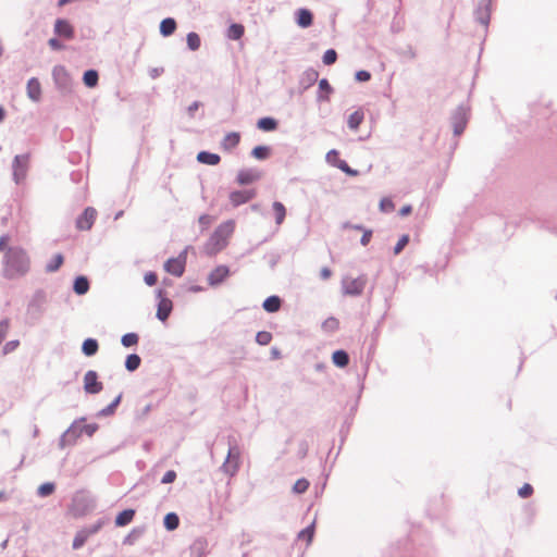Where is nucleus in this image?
<instances>
[{"mask_svg": "<svg viewBox=\"0 0 557 557\" xmlns=\"http://www.w3.org/2000/svg\"><path fill=\"white\" fill-rule=\"evenodd\" d=\"M177 24L173 17H165L161 21L159 32L163 37H169L176 30Z\"/></svg>", "mask_w": 557, "mask_h": 557, "instance_id": "28", "label": "nucleus"}, {"mask_svg": "<svg viewBox=\"0 0 557 557\" xmlns=\"http://www.w3.org/2000/svg\"><path fill=\"white\" fill-rule=\"evenodd\" d=\"M240 463V451L236 446H233L228 449L227 457L222 465V470L224 473L233 476L239 469Z\"/></svg>", "mask_w": 557, "mask_h": 557, "instance_id": "7", "label": "nucleus"}, {"mask_svg": "<svg viewBox=\"0 0 557 557\" xmlns=\"http://www.w3.org/2000/svg\"><path fill=\"white\" fill-rule=\"evenodd\" d=\"M278 122L272 116H264L258 120L257 127L263 132H273L277 128Z\"/></svg>", "mask_w": 557, "mask_h": 557, "instance_id": "29", "label": "nucleus"}, {"mask_svg": "<svg viewBox=\"0 0 557 557\" xmlns=\"http://www.w3.org/2000/svg\"><path fill=\"white\" fill-rule=\"evenodd\" d=\"M30 269L28 253L22 247H10L3 257V276L14 280L25 276Z\"/></svg>", "mask_w": 557, "mask_h": 557, "instance_id": "1", "label": "nucleus"}, {"mask_svg": "<svg viewBox=\"0 0 557 557\" xmlns=\"http://www.w3.org/2000/svg\"><path fill=\"white\" fill-rule=\"evenodd\" d=\"M98 81H99V73L96 70L89 69L84 72L83 83L85 84L86 87H89V88L96 87L98 85Z\"/></svg>", "mask_w": 557, "mask_h": 557, "instance_id": "33", "label": "nucleus"}, {"mask_svg": "<svg viewBox=\"0 0 557 557\" xmlns=\"http://www.w3.org/2000/svg\"><path fill=\"white\" fill-rule=\"evenodd\" d=\"M189 248L190 247L187 246L178 253L177 257L169 258L164 262V265H163L164 270L173 276L181 277L185 272L186 262H187V252H188Z\"/></svg>", "mask_w": 557, "mask_h": 557, "instance_id": "5", "label": "nucleus"}, {"mask_svg": "<svg viewBox=\"0 0 557 557\" xmlns=\"http://www.w3.org/2000/svg\"><path fill=\"white\" fill-rule=\"evenodd\" d=\"M325 160H326V162H327L330 165H332V166H334V168H335V163H337V161H338V160H341V159H339V152H338V150H336V149H331V150L326 153V156H325Z\"/></svg>", "mask_w": 557, "mask_h": 557, "instance_id": "52", "label": "nucleus"}, {"mask_svg": "<svg viewBox=\"0 0 557 557\" xmlns=\"http://www.w3.org/2000/svg\"><path fill=\"white\" fill-rule=\"evenodd\" d=\"M47 294L44 289H37L27 304V313H38L46 309Z\"/></svg>", "mask_w": 557, "mask_h": 557, "instance_id": "10", "label": "nucleus"}, {"mask_svg": "<svg viewBox=\"0 0 557 557\" xmlns=\"http://www.w3.org/2000/svg\"><path fill=\"white\" fill-rule=\"evenodd\" d=\"M470 108L466 103H460L450 115V123L453 125V133L455 136H460L469 122Z\"/></svg>", "mask_w": 557, "mask_h": 557, "instance_id": "3", "label": "nucleus"}, {"mask_svg": "<svg viewBox=\"0 0 557 557\" xmlns=\"http://www.w3.org/2000/svg\"><path fill=\"white\" fill-rule=\"evenodd\" d=\"M337 60V52L335 49H327L324 53H323V57H322V62L323 64L325 65H332L336 62Z\"/></svg>", "mask_w": 557, "mask_h": 557, "instance_id": "45", "label": "nucleus"}, {"mask_svg": "<svg viewBox=\"0 0 557 557\" xmlns=\"http://www.w3.org/2000/svg\"><path fill=\"white\" fill-rule=\"evenodd\" d=\"M98 530H99V527H95V528H92L90 530H81V531H78L75 534V537L73 540V548L74 549L81 548L86 543L88 537L91 534H95L96 532H98Z\"/></svg>", "mask_w": 557, "mask_h": 557, "instance_id": "23", "label": "nucleus"}, {"mask_svg": "<svg viewBox=\"0 0 557 557\" xmlns=\"http://www.w3.org/2000/svg\"><path fill=\"white\" fill-rule=\"evenodd\" d=\"M335 168L344 172L346 175L355 177L359 174V172L352 168L349 166V164L345 160H338L337 163H335Z\"/></svg>", "mask_w": 557, "mask_h": 557, "instance_id": "44", "label": "nucleus"}, {"mask_svg": "<svg viewBox=\"0 0 557 557\" xmlns=\"http://www.w3.org/2000/svg\"><path fill=\"white\" fill-rule=\"evenodd\" d=\"M395 206L392 199L389 198H382L380 201V209L383 212H392L394 210Z\"/></svg>", "mask_w": 557, "mask_h": 557, "instance_id": "54", "label": "nucleus"}, {"mask_svg": "<svg viewBox=\"0 0 557 557\" xmlns=\"http://www.w3.org/2000/svg\"><path fill=\"white\" fill-rule=\"evenodd\" d=\"M54 492L53 483H44L38 487V494L42 497L49 496Z\"/></svg>", "mask_w": 557, "mask_h": 557, "instance_id": "51", "label": "nucleus"}, {"mask_svg": "<svg viewBox=\"0 0 557 557\" xmlns=\"http://www.w3.org/2000/svg\"><path fill=\"white\" fill-rule=\"evenodd\" d=\"M492 0H479L474 9V20L484 27H487L491 21Z\"/></svg>", "mask_w": 557, "mask_h": 557, "instance_id": "8", "label": "nucleus"}, {"mask_svg": "<svg viewBox=\"0 0 557 557\" xmlns=\"http://www.w3.org/2000/svg\"><path fill=\"white\" fill-rule=\"evenodd\" d=\"M368 277L361 274L358 277L345 276L342 280L343 294L349 296H360L367 285Z\"/></svg>", "mask_w": 557, "mask_h": 557, "instance_id": "6", "label": "nucleus"}, {"mask_svg": "<svg viewBox=\"0 0 557 557\" xmlns=\"http://www.w3.org/2000/svg\"><path fill=\"white\" fill-rule=\"evenodd\" d=\"M355 79L359 83H366L371 79V73L367 70H359L355 73Z\"/></svg>", "mask_w": 557, "mask_h": 557, "instance_id": "53", "label": "nucleus"}, {"mask_svg": "<svg viewBox=\"0 0 557 557\" xmlns=\"http://www.w3.org/2000/svg\"><path fill=\"white\" fill-rule=\"evenodd\" d=\"M52 78L60 94L69 95L72 92L73 79L64 65L58 64L53 66Z\"/></svg>", "mask_w": 557, "mask_h": 557, "instance_id": "2", "label": "nucleus"}, {"mask_svg": "<svg viewBox=\"0 0 557 557\" xmlns=\"http://www.w3.org/2000/svg\"><path fill=\"white\" fill-rule=\"evenodd\" d=\"M518 494L520 497L522 498H527V497H530L532 494H533V487L531 484L529 483H525L523 484L519 491H518Z\"/></svg>", "mask_w": 557, "mask_h": 557, "instance_id": "56", "label": "nucleus"}, {"mask_svg": "<svg viewBox=\"0 0 557 557\" xmlns=\"http://www.w3.org/2000/svg\"><path fill=\"white\" fill-rule=\"evenodd\" d=\"M272 209L275 213V223L281 225L286 216V208L281 201H274L272 203Z\"/></svg>", "mask_w": 557, "mask_h": 557, "instance_id": "36", "label": "nucleus"}, {"mask_svg": "<svg viewBox=\"0 0 557 557\" xmlns=\"http://www.w3.org/2000/svg\"><path fill=\"white\" fill-rule=\"evenodd\" d=\"M10 237L8 234H3L0 236V251H4V253L8 251L7 243L9 242Z\"/></svg>", "mask_w": 557, "mask_h": 557, "instance_id": "62", "label": "nucleus"}, {"mask_svg": "<svg viewBox=\"0 0 557 557\" xmlns=\"http://www.w3.org/2000/svg\"><path fill=\"white\" fill-rule=\"evenodd\" d=\"M20 346V342L17 339L10 341L3 346V354L8 355L13 352Z\"/></svg>", "mask_w": 557, "mask_h": 557, "instance_id": "58", "label": "nucleus"}, {"mask_svg": "<svg viewBox=\"0 0 557 557\" xmlns=\"http://www.w3.org/2000/svg\"><path fill=\"white\" fill-rule=\"evenodd\" d=\"M282 306V299L277 295H271L268 298L264 299L262 302V308L268 313H275L281 309Z\"/></svg>", "mask_w": 557, "mask_h": 557, "instance_id": "24", "label": "nucleus"}, {"mask_svg": "<svg viewBox=\"0 0 557 557\" xmlns=\"http://www.w3.org/2000/svg\"><path fill=\"white\" fill-rule=\"evenodd\" d=\"M186 42L189 50L196 51L200 48L201 39L197 33L190 32L186 36Z\"/></svg>", "mask_w": 557, "mask_h": 557, "instance_id": "40", "label": "nucleus"}, {"mask_svg": "<svg viewBox=\"0 0 557 557\" xmlns=\"http://www.w3.org/2000/svg\"><path fill=\"white\" fill-rule=\"evenodd\" d=\"M314 535V522L298 533V540L304 541L306 545L312 542Z\"/></svg>", "mask_w": 557, "mask_h": 557, "instance_id": "42", "label": "nucleus"}, {"mask_svg": "<svg viewBox=\"0 0 557 557\" xmlns=\"http://www.w3.org/2000/svg\"><path fill=\"white\" fill-rule=\"evenodd\" d=\"M64 262V257L62 253H57L53 256V258L46 264L45 267V271L47 273H53L55 271H58L61 265L63 264Z\"/></svg>", "mask_w": 557, "mask_h": 557, "instance_id": "35", "label": "nucleus"}, {"mask_svg": "<svg viewBox=\"0 0 557 557\" xmlns=\"http://www.w3.org/2000/svg\"><path fill=\"white\" fill-rule=\"evenodd\" d=\"M332 360L335 366L344 368L348 364L349 357L345 350H336L333 352Z\"/></svg>", "mask_w": 557, "mask_h": 557, "instance_id": "38", "label": "nucleus"}, {"mask_svg": "<svg viewBox=\"0 0 557 557\" xmlns=\"http://www.w3.org/2000/svg\"><path fill=\"white\" fill-rule=\"evenodd\" d=\"M257 196L256 189L233 190L230 194V202L233 207H239L249 202Z\"/></svg>", "mask_w": 557, "mask_h": 557, "instance_id": "13", "label": "nucleus"}, {"mask_svg": "<svg viewBox=\"0 0 557 557\" xmlns=\"http://www.w3.org/2000/svg\"><path fill=\"white\" fill-rule=\"evenodd\" d=\"M201 102L196 100L187 107V113L190 117H194L195 112L201 107Z\"/></svg>", "mask_w": 557, "mask_h": 557, "instance_id": "61", "label": "nucleus"}, {"mask_svg": "<svg viewBox=\"0 0 557 557\" xmlns=\"http://www.w3.org/2000/svg\"><path fill=\"white\" fill-rule=\"evenodd\" d=\"M262 173L257 169H242L238 171L236 182L239 185H249L261 178Z\"/></svg>", "mask_w": 557, "mask_h": 557, "instance_id": "15", "label": "nucleus"}, {"mask_svg": "<svg viewBox=\"0 0 557 557\" xmlns=\"http://www.w3.org/2000/svg\"><path fill=\"white\" fill-rule=\"evenodd\" d=\"M207 550V541L205 539H196L189 547L183 552V557H203Z\"/></svg>", "mask_w": 557, "mask_h": 557, "instance_id": "17", "label": "nucleus"}, {"mask_svg": "<svg viewBox=\"0 0 557 557\" xmlns=\"http://www.w3.org/2000/svg\"><path fill=\"white\" fill-rule=\"evenodd\" d=\"M339 322L335 317H329L324 322L322 327L327 332H333L338 329Z\"/></svg>", "mask_w": 557, "mask_h": 557, "instance_id": "48", "label": "nucleus"}, {"mask_svg": "<svg viewBox=\"0 0 557 557\" xmlns=\"http://www.w3.org/2000/svg\"><path fill=\"white\" fill-rule=\"evenodd\" d=\"M199 223L201 226L207 227L211 223V216L209 214H201L199 216Z\"/></svg>", "mask_w": 557, "mask_h": 557, "instance_id": "64", "label": "nucleus"}, {"mask_svg": "<svg viewBox=\"0 0 557 557\" xmlns=\"http://www.w3.org/2000/svg\"><path fill=\"white\" fill-rule=\"evenodd\" d=\"M138 335L136 333H127L125 335L122 336V345L125 346V347H132V346H135L137 345L138 343Z\"/></svg>", "mask_w": 557, "mask_h": 557, "instance_id": "46", "label": "nucleus"}, {"mask_svg": "<svg viewBox=\"0 0 557 557\" xmlns=\"http://www.w3.org/2000/svg\"><path fill=\"white\" fill-rule=\"evenodd\" d=\"M334 92V88L331 86L330 82L326 78H322L318 81V92H317V101L318 102H329L331 95Z\"/></svg>", "mask_w": 557, "mask_h": 557, "instance_id": "19", "label": "nucleus"}, {"mask_svg": "<svg viewBox=\"0 0 557 557\" xmlns=\"http://www.w3.org/2000/svg\"><path fill=\"white\" fill-rule=\"evenodd\" d=\"M239 141H240L239 133L231 132V133L226 134L225 137L223 138L222 147L225 150H231V149L237 147Z\"/></svg>", "mask_w": 557, "mask_h": 557, "instance_id": "31", "label": "nucleus"}, {"mask_svg": "<svg viewBox=\"0 0 557 557\" xmlns=\"http://www.w3.org/2000/svg\"><path fill=\"white\" fill-rule=\"evenodd\" d=\"M157 312L156 313H171L173 309L172 300L164 295L162 289L157 290Z\"/></svg>", "mask_w": 557, "mask_h": 557, "instance_id": "22", "label": "nucleus"}, {"mask_svg": "<svg viewBox=\"0 0 557 557\" xmlns=\"http://www.w3.org/2000/svg\"><path fill=\"white\" fill-rule=\"evenodd\" d=\"M296 24L301 28H308L313 23V14L309 9L300 8L295 12Z\"/></svg>", "mask_w": 557, "mask_h": 557, "instance_id": "20", "label": "nucleus"}, {"mask_svg": "<svg viewBox=\"0 0 557 557\" xmlns=\"http://www.w3.org/2000/svg\"><path fill=\"white\" fill-rule=\"evenodd\" d=\"M134 517H135L134 509H125L116 516L115 525L116 527H125L133 521Z\"/></svg>", "mask_w": 557, "mask_h": 557, "instance_id": "32", "label": "nucleus"}, {"mask_svg": "<svg viewBox=\"0 0 557 557\" xmlns=\"http://www.w3.org/2000/svg\"><path fill=\"white\" fill-rule=\"evenodd\" d=\"M363 119H364V112L362 111V109H358L356 111H354L349 116H348V120H347V125L350 129H358L360 124L363 122Z\"/></svg>", "mask_w": 557, "mask_h": 557, "instance_id": "30", "label": "nucleus"}, {"mask_svg": "<svg viewBox=\"0 0 557 557\" xmlns=\"http://www.w3.org/2000/svg\"><path fill=\"white\" fill-rule=\"evenodd\" d=\"M309 487V481L306 479H299L295 482L293 491L297 494L305 493Z\"/></svg>", "mask_w": 557, "mask_h": 557, "instance_id": "49", "label": "nucleus"}, {"mask_svg": "<svg viewBox=\"0 0 557 557\" xmlns=\"http://www.w3.org/2000/svg\"><path fill=\"white\" fill-rule=\"evenodd\" d=\"M319 79V72L314 70L313 67H308L302 72V74L299 77L298 86H299V94L305 92L310 87H312Z\"/></svg>", "mask_w": 557, "mask_h": 557, "instance_id": "12", "label": "nucleus"}, {"mask_svg": "<svg viewBox=\"0 0 557 557\" xmlns=\"http://www.w3.org/2000/svg\"><path fill=\"white\" fill-rule=\"evenodd\" d=\"M99 345L96 339L87 338L84 341L82 350L86 356H94L98 351Z\"/></svg>", "mask_w": 557, "mask_h": 557, "instance_id": "39", "label": "nucleus"}, {"mask_svg": "<svg viewBox=\"0 0 557 557\" xmlns=\"http://www.w3.org/2000/svg\"><path fill=\"white\" fill-rule=\"evenodd\" d=\"M97 218V210L92 207H87L85 210L76 218L75 225L79 231H89Z\"/></svg>", "mask_w": 557, "mask_h": 557, "instance_id": "9", "label": "nucleus"}, {"mask_svg": "<svg viewBox=\"0 0 557 557\" xmlns=\"http://www.w3.org/2000/svg\"><path fill=\"white\" fill-rule=\"evenodd\" d=\"M54 34L58 37L71 40L75 36L74 27L65 18H58L54 23Z\"/></svg>", "mask_w": 557, "mask_h": 557, "instance_id": "14", "label": "nucleus"}, {"mask_svg": "<svg viewBox=\"0 0 557 557\" xmlns=\"http://www.w3.org/2000/svg\"><path fill=\"white\" fill-rule=\"evenodd\" d=\"M230 275V268L221 264L214 268L208 275V283L211 286L221 284Z\"/></svg>", "mask_w": 557, "mask_h": 557, "instance_id": "18", "label": "nucleus"}, {"mask_svg": "<svg viewBox=\"0 0 557 557\" xmlns=\"http://www.w3.org/2000/svg\"><path fill=\"white\" fill-rule=\"evenodd\" d=\"M30 153L16 154L12 161V177L15 184H21L27 176Z\"/></svg>", "mask_w": 557, "mask_h": 557, "instance_id": "4", "label": "nucleus"}, {"mask_svg": "<svg viewBox=\"0 0 557 557\" xmlns=\"http://www.w3.org/2000/svg\"><path fill=\"white\" fill-rule=\"evenodd\" d=\"M84 389L88 394H97L102 389V383L98 381L96 371L89 370L84 376Z\"/></svg>", "mask_w": 557, "mask_h": 557, "instance_id": "16", "label": "nucleus"}, {"mask_svg": "<svg viewBox=\"0 0 557 557\" xmlns=\"http://www.w3.org/2000/svg\"><path fill=\"white\" fill-rule=\"evenodd\" d=\"M90 287V283L87 276L77 275L73 282V290L75 294L82 296L85 295Z\"/></svg>", "mask_w": 557, "mask_h": 557, "instance_id": "25", "label": "nucleus"}, {"mask_svg": "<svg viewBox=\"0 0 557 557\" xmlns=\"http://www.w3.org/2000/svg\"><path fill=\"white\" fill-rule=\"evenodd\" d=\"M164 72V69L163 67H152L149 70V76L152 78V79H156L158 78L162 73Z\"/></svg>", "mask_w": 557, "mask_h": 557, "instance_id": "63", "label": "nucleus"}, {"mask_svg": "<svg viewBox=\"0 0 557 557\" xmlns=\"http://www.w3.org/2000/svg\"><path fill=\"white\" fill-rule=\"evenodd\" d=\"M197 161L202 164L216 165L221 161V157L218 153L202 150L198 152Z\"/></svg>", "mask_w": 557, "mask_h": 557, "instance_id": "27", "label": "nucleus"}, {"mask_svg": "<svg viewBox=\"0 0 557 557\" xmlns=\"http://www.w3.org/2000/svg\"><path fill=\"white\" fill-rule=\"evenodd\" d=\"M245 28L242 24L233 23L227 28V37L232 40H238L244 36Z\"/></svg>", "mask_w": 557, "mask_h": 557, "instance_id": "37", "label": "nucleus"}, {"mask_svg": "<svg viewBox=\"0 0 557 557\" xmlns=\"http://www.w3.org/2000/svg\"><path fill=\"white\" fill-rule=\"evenodd\" d=\"M234 222L232 220H227L223 223H221L213 233H215L218 236L221 237L224 242H227L230 236L234 232Z\"/></svg>", "mask_w": 557, "mask_h": 557, "instance_id": "26", "label": "nucleus"}, {"mask_svg": "<svg viewBox=\"0 0 557 557\" xmlns=\"http://www.w3.org/2000/svg\"><path fill=\"white\" fill-rule=\"evenodd\" d=\"M409 239L410 238L408 234L401 235L396 245L394 246V253L399 255L403 251V249L408 245Z\"/></svg>", "mask_w": 557, "mask_h": 557, "instance_id": "47", "label": "nucleus"}, {"mask_svg": "<svg viewBox=\"0 0 557 557\" xmlns=\"http://www.w3.org/2000/svg\"><path fill=\"white\" fill-rule=\"evenodd\" d=\"M144 281L148 286H153L158 282V275L156 272L149 271L144 275Z\"/></svg>", "mask_w": 557, "mask_h": 557, "instance_id": "57", "label": "nucleus"}, {"mask_svg": "<svg viewBox=\"0 0 557 557\" xmlns=\"http://www.w3.org/2000/svg\"><path fill=\"white\" fill-rule=\"evenodd\" d=\"M27 96L30 100L38 102L41 98V86L36 77H32L28 79L26 85Z\"/></svg>", "mask_w": 557, "mask_h": 557, "instance_id": "21", "label": "nucleus"}, {"mask_svg": "<svg viewBox=\"0 0 557 557\" xmlns=\"http://www.w3.org/2000/svg\"><path fill=\"white\" fill-rule=\"evenodd\" d=\"M163 522L166 530L173 531L178 528L180 518L176 513L170 512L165 515Z\"/></svg>", "mask_w": 557, "mask_h": 557, "instance_id": "41", "label": "nucleus"}, {"mask_svg": "<svg viewBox=\"0 0 557 557\" xmlns=\"http://www.w3.org/2000/svg\"><path fill=\"white\" fill-rule=\"evenodd\" d=\"M271 154V147L259 145L252 148L250 156L257 160H267Z\"/></svg>", "mask_w": 557, "mask_h": 557, "instance_id": "34", "label": "nucleus"}, {"mask_svg": "<svg viewBox=\"0 0 557 557\" xmlns=\"http://www.w3.org/2000/svg\"><path fill=\"white\" fill-rule=\"evenodd\" d=\"M227 243L228 242L221 239L215 233H212L203 245V252L210 257L215 256L227 246Z\"/></svg>", "mask_w": 557, "mask_h": 557, "instance_id": "11", "label": "nucleus"}, {"mask_svg": "<svg viewBox=\"0 0 557 557\" xmlns=\"http://www.w3.org/2000/svg\"><path fill=\"white\" fill-rule=\"evenodd\" d=\"M48 45L52 50L60 51L65 49L64 44L57 37H52L48 40Z\"/></svg>", "mask_w": 557, "mask_h": 557, "instance_id": "55", "label": "nucleus"}, {"mask_svg": "<svg viewBox=\"0 0 557 557\" xmlns=\"http://www.w3.org/2000/svg\"><path fill=\"white\" fill-rule=\"evenodd\" d=\"M272 339L270 332L261 331L257 333L256 341L260 345H268Z\"/></svg>", "mask_w": 557, "mask_h": 557, "instance_id": "50", "label": "nucleus"}, {"mask_svg": "<svg viewBox=\"0 0 557 557\" xmlns=\"http://www.w3.org/2000/svg\"><path fill=\"white\" fill-rule=\"evenodd\" d=\"M176 480V472L174 470H169L162 478L161 482L163 484L173 483Z\"/></svg>", "mask_w": 557, "mask_h": 557, "instance_id": "59", "label": "nucleus"}, {"mask_svg": "<svg viewBox=\"0 0 557 557\" xmlns=\"http://www.w3.org/2000/svg\"><path fill=\"white\" fill-rule=\"evenodd\" d=\"M141 359L138 355L132 354L125 360V367L128 371H135L139 368Z\"/></svg>", "mask_w": 557, "mask_h": 557, "instance_id": "43", "label": "nucleus"}, {"mask_svg": "<svg viewBox=\"0 0 557 557\" xmlns=\"http://www.w3.org/2000/svg\"><path fill=\"white\" fill-rule=\"evenodd\" d=\"M372 234H373L372 230H363L362 236L360 238V244L362 246H367L372 238Z\"/></svg>", "mask_w": 557, "mask_h": 557, "instance_id": "60", "label": "nucleus"}]
</instances>
